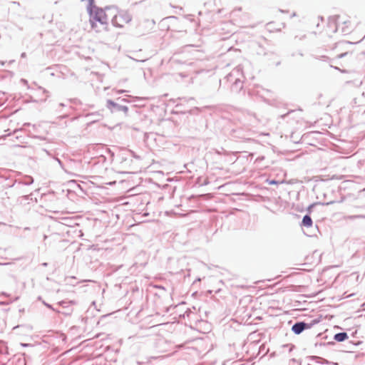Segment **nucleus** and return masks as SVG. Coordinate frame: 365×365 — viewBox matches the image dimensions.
I'll list each match as a JSON object with an SVG mask.
<instances>
[{"label":"nucleus","instance_id":"1","mask_svg":"<svg viewBox=\"0 0 365 365\" xmlns=\"http://www.w3.org/2000/svg\"><path fill=\"white\" fill-rule=\"evenodd\" d=\"M329 24H334L331 28L332 33L337 31H341L342 33H349L352 28L349 18L345 14L330 16Z\"/></svg>","mask_w":365,"mask_h":365},{"label":"nucleus","instance_id":"2","mask_svg":"<svg viewBox=\"0 0 365 365\" xmlns=\"http://www.w3.org/2000/svg\"><path fill=\"white\" fill-rule=\"evenodd\" d=\"M92 29L97 33L107 29L106 16L103 10H98L91 19Z\"/></svg>","mask_w":365,"mask_h":365},{"label":"nucleus","instance_id":"3","mask_svg":"<svg viewBox=\"0 0 365 365\" xmlns=\"http://www.w3.org/2000/svg\"><path fill=\"white\" fill-rule=\"evenodd\" d=\"M305 327H306L305 323L299 322V323H296L295 324H294L292 329L295 334H299L305 329Z\"/></svg>","mask_w":365,"mask_h":365},{"label":"nucleus","instance_id":"4","mask_svg":"<svg viewBox=\"0 0 365 365\" xmlns=\"http://www.w3.org/2000/svg\"><path fill=\"white\" fill-rule=\"evenodd\" d=\"M302 225L307 227L312 226V220L309 215H305L302 219Z\"/></svg>","mask_w":365,"mask_h":365},{"label":"nucleus","instance_id":"5","mask_svg":"<svg viewBox=\"0 0 365 365\" xmlns=\"http://www.w3.org/2000/svg\"><path fill=\"white\" fill-rule=\"evenodd\" d=\"M348 338L347 334L345 332L335 334L334 339L337 341H343Z\"/></svg>","mask_w":365,"mask_h":365},{"label":"nucleus","instance_id":"6","mask_svg":"<svg viewBox=\"0 0 365 365\" xmlns=\"http://www.w3.org/2000/svg\"><path fill=\"white\" fill-rule=\"evenodd\" d=\"M123 13L119 12L118 14L115 16L114 19L117 24H118V22L120 21V19L123 18Z\"/></svg>","mask_w":365,"mask_h":365},{"label":"nucleus","instance_id":"7","mask_svg":"<svg viewBox=\"0 0 365 365\" xmlns=\"http://www.w3.org/2000/svg\"><path fill=\"white\" fill-rule=\"evenodd\" d=\"M107 104H108V107L111 109L112 108H115V107H118V106L115 103L113 102V101L111 100H108L107 101Z\"/></svg>","mask_w":365,"mask_h":365},{"label":"nucleus","instance_id":"8","mask_svg":"<svg viewBox=\"0 0 365 365\" xmlns=\"http://www.w3.org/2000/svg\"><path fill=\"white\" fill-rule=\"evenodd\" d=\"M119 110H123L125 113H127L128 110V107L126 106H118Z\"/></svg>","mask_w":365,"mask_h":365},{"label":"nucleus","instance_id":"9","mask_svg":"<svg viewBox=\"0 0 365 365\" xmlns=\"http://www.w3.org/2000/svg\"><path fill=\"white\" fill-rule=\"evenodd\" d=\"M334 26V24H329V20L328 21V28L330 32H331V28Z\"/></svg>","mask_w":365,"mask_h":365},{"label":"nucleus","instance_id":"10","mask_svg":"<svg viewBox=\"0 0 365 365\" xmlns=\"http://www.w3.org/2000/svg\"><path fill=\"white\" fill-rule=\"evenodd\" d=\"M126 91H125V90H117V91H116V93H125V92H126Z\"/></svg>","mask_w":365,"mask_h":365},{"label":"nucleus","instance_id":"11","mask_svg":"<svg viewBox=\"0 0 365 365\" xmlns=\"http://www.w3.org/2000/svg\"><path fill=\"white\" fill-rule=\"evenodd\" d=\"M130 20V17L128 16H126L125 22H128Z\"/></svg>","mask_w":365,"mask_h":365},{"label":"nucleus","instance_id":"12","mask_svg":"<svg viewBox=\"0 0 365 365\" xmlns=\"http://www.w3.org/2000/svg\"><path fill=\"white\" fill-rule=\"evenodd\" d=\"M269 184L270 185H274V184H277V182L274 181V180H272V181L269 182Z\"/></svg>","mask_w":365,"mask_h":365},{"label":"nucleus","instance_id":"13","mask_svg":"<svg viewBox=\"0 0 365 365\" xmlns=\"http://www.w3.org/2000/svg\"><path fill=\"white\" fill-rule=\"evenodd\" d=\"M271 25H272V23H269V24H267V26H268V27H269V26H271Z\"/></svg>","mask_w":365,"mask_h":365}]
</instances>
